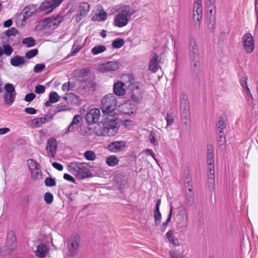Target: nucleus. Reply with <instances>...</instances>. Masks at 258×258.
<instances>
[{
  "instance_id": "28",
  "label": "nucleus",
  "mask_w": 258,
  "mask_h": 258,
  "mask_svg": "<svg viewBox=\"0 0 258 258\" xmlns=\"http://www.w3.org/2000/svg\"><path fill=\"white\" fill-rule=\"evenodd\" d=\"M183 176L184 178L185 186L186 187H191L192 185V179L190 171L188 169L184 170Z\"/></svg>"
},
{
  "instance_id": "37",
  "label": "nucleus",
  "mask_w": 258,
  "mask_h": 258,
  "mask_svg": "<svg viewBox=\"0 0 258 258\" xmlns=\"http://www.w3.org/2000/svg\"><path fill=\"white\" fill-rule=\"evenodd\" d=\"M189 188L188 189V191L186 192L187 194V201L188 204L191 206L192 205L195 201L194 195L192 192V187H189Z\"/></svg>"
},
{
  "instance_id": "45",
  "label": "nucleus",
  "mask_w": 258,
  "mask_h": 258,
  "mask_svg": "<svg viewBox=\"0 0 258 258\" xmlns=\"http://www.w3.org/2000/svg\"><path fill=\"white\" fill-rule=\"evenodd\" d=\"M194 11H198L199 12H203V8L202 6V1L196 0L194 5Z\"/></svg>"
},
{
  "instance_id": "12",
  "label": "nucleus",
  "mask_w": 258,
  "mask_h": 258,
  "mask_svg": "<svg viewBox=\"0 0 258 258\" xmlns=\"http://www.w3.org/2000/svg\"><path fill=\"white\" fill-rule=\"evenodd\" d=\"M100 116V111L99 109L93 108L91 109L86 115V121L89 124L97 123Z\"/></svg>"
},
{
  "instance_id": "24",
  "label": "nucleus",
  "mask_w": 258,
  "mask_h": 258,
  "mask_svg": "<svg viewBox=\"0 0 258 258\" xmlns=\"http://www.w3.org/2000/svg\"><path fill=\"white\" fill-rule=\"evenodd\" d=\"M60 99V96L55 92H52L49 94V100L45 103V106L49 107L51 106V103L57 102Z\"/></svg>"
},
{
  "instance_id": "46",
  "label": "nucleus",
  "mask_w": 258,
  "mask_h": 258,
  "mask_svg": "<svg viewBox=\"0 0 258 258\" xmlns=\"http://www.w3.org/2000/svg\"><path fill=\"white\" fill-rule=\"evenodd\" d=\"M45 185L46 186H53L56 185V181L54 178L51 177H47L44 181Z\"/></svg>"
},
{
  "instance_id": "48",
  "label": "nucleus",
  "mask_w": 258,
  "mask_h": 258,
  "mask_svg": "<svg viewBox=\"0 0 258 258\" xmlns=\"http://www.w3.org/2000/svg\"><path fill=\"white\" fill-rule=\"evenodd\" d=\"M38 53V50L37 49H34L27 51L25 55L27 58L30 59L37 55Z\"/></svg>"
},
{
  "instance_id": "32",
  "label": "nucleus",
  "mask_w": 258,
  "mask_h": 258,
  "mask_svg": "<svg viewBox=\"0 0 258 258\" xmlns=\"http://www.w3.org/2000/svg\"><path fill=\"white\" fill-rule=\"evenodd\" d=\"M16 94H9V95H4V99L6 104L8 106H10L13 103Z\"/></svg>"
},
{
  "instance_id": "16",
  "label": "nucleus",
  "mask_w": 258,
  "mask_h": 258,
  "mask_svg": "<svg viewBox=\"0 0 258 258\" xmlns=\"http://www.w3.org/2000/svg\"><path fill=\"white\" fill-rule=\"evenodd\" d=\"M207 160L208 165V170H214V159L213 154V147L211 145H208L207 151Z\"/></svg>"
},
{
  "instance_id": "29",
  "label": "nucleus",
  "mask_w": 258,
  "mask_h": 258,
  "mask_svg": "<svg viewBox=\"0 0 258 258\" xmlns=\"http://www.w3.org/2000/svg\"><path fill=\"white\" fill-rule=\"evenodd\" d=\"M106 50L105 46L103 45H97L91 49V52L94 55H97L104 52Z\"/></svg>"
},
{
  "instance_id": "52",
  "label": "nucleus",
  "mask_w": 258,
  "mask_h": 258,
  "mask_svg": "<svg viewBox=\"0 0 258 258\" xmlns=\"http://www.w3.org/2000/svg\"><path fill=\"white\" fill-rule=\"evenodd\" d=\"M17 33H18V31L17 29L14 27H12L6 31V35L8 37L10 36H15Z\"/></svg>"
},
{
  "instance_id": "19",
  "label": "nucleus",
  "mask_w": 258,
  "mask_h": 258,
  "mask_svg": "<svg viewBox=\"0 0 258 258\" xmlns=\"http://www.w3.org/2000/svg\"><path fill=\"white\" fill-rule=\"evenodd\" d=\"M127 86V83H124L118 81L113 85V92L117 96H122L125 93V89L123 88L124 85Z\"/></svg>"
},
{
  "instance_id": "35",
  "label": "nucleus",
  "mask_w": 258,
  "mask_h": 258,
  "mask_svg": "<svg viewBox=\"0 0 258 258\" xmlns=\"http://www.w3.org/2000/svg\"><path fill=\"white\" fill-rule=\"evenodd\" d=\"M5 92L4 95H9L16 94L15 87L13 85L10 83H7L4 87Z\"/></svg>"
},
{
  "instance_id": "50",
  "label": "nucleus",
  "mask_w": 258,
  "mask_h": 258,
  "mask_svg": "<svg viewBox=\"0 0 258 258\" xmlns=\"http://www.w3.org/2000/svg\"><path fill=\"white\" fill-rule=\"evenodd\" d=\"M45 68V65L43 63L36 64L34 68V72L35 73L41 72Z\"/></svg>"
},
{
  "instance_id": "14",
  "label": "nucleus",
  "mask_w": 258,
  "mask_h": 258,
  "mask_svg": "<svg viewBox=\"0 0 258 258\" xmlns=\"http://www.w3.org/2000/svg\"><path fill=\"white\" fill-rule=\"evenodd\" d=\"M125 146V142L116 141L108 144L107 149L111 152L116 153L123 150Z\"/></svg>"
},
{
  "instance_id": "25",
  "label": "nucleus",
  "mask_w": 258,
  "mask_h": 258,
  "mask_svg": "<svg viewBox=\"0 0 258 258\" xmlns=\"http://www.w3.org/2000/svg\"><path fill=\"white\" fill-rule=\"evenodd\" d=\"M180 110H190L189 104L187 99V97L185 94H182L180 96Z\"/></svg>"
},
{
  "instance_id": "11",
  "label": "nucleus",
  "mask_w": 258,
  "mask_h": 258,
  "mask_svg": "<svg viewBox=\"0 0 258 258\" xmlns=\"http://www.w3.org/2000/svg\"><path fill=\"white\" fill-rule=\"evenodd\" d=\"M90 5L86 2L81 3L79 7L78 12L74 16L76 23L80 22L83 18L85 17L90 10Z\"/></svg>"
},
{
  "instance_id": "7",
  "label": "nucleus",
  "mask_w": 258,
  "mask_h": 258,
  "mask_svg": "<svg viewBox=\"0 0 258 258\" xmlns=\"http://www.w3.org/2000/svg\"><path fill=\"white\" fill-rule=\"evenodd\" d=\"M80 241V237L78 235H73L71 237L68 242V248L72 256H74L78 253Z\"/></svg>"
},
{
  "instance_id": "57",
  "label": "nucleus",
  "mask_w": 258,
  "mask_h": 258,
  "mask_svg": "<svg viewBox=\"0 0 258 258\" xmlns=\"http://www.w3.org/2000/svg\"><path fill=\"white\" fill-rule=\"evenodd\" d=\"M181 115L184 119L189 120L190 117V110L181 111Z\"/></svg>"
},
{
  "instance_id": "44",
  "label": "nucleus",
  "mask_w": 258,
  "mask_h": 258,
  "mask_svg": "<svg viewBox=\"0 0 258 258\" xmlns=\"http://www.w3.org/2000/svg\"><path fill=\"white\" fill-rule=\"evenodd\" d=\"M156 134L155 131H152L149 136V140L151 143L154 145H157L158 144V142L156 140Z\"/></svg>"
},
{
  "instance_id": "64",
  "label": "nucleus",
  "mask_w": 258,
  "mask_h": 258,
  "mask_svg": "<svg viewBox=\"0 0 258 258\" xmlns=\"http://www.w3.org/2000/svg\"><path fill=\"white\" fill-rule=\"evenodd\" d=\"M52 166L55 169H57L59 171H62L63 170V166L57 162H53L52 163Z\"/></svg>"
},
{
  "instance_id": "4",
  "label": "nucleus",
  "mask_w": 258,
  "mask_h": 258,
  "mask_svg": "<svg viewBox=\"0 0 258 258\" xmlns=\"http://www.w3.org/2000/svg\"><path fill=\"white\" fill-rule=\"evenodd\" d=\"M189 59L193 69H199L200 67L199 49L195 39L190 36L188 40Z\"/></svg>"
},
{
  "instance_id": "22",
  "label": "nucleus",
  "mask_w": 258,
  "mask_h": 258,
  "mask_svg": "<svg viewBox=\"0 0 258 258\" xmlns=\"http://www.w3.org/2000/svg\"><path fill=\"white\" fill-rule=\"evenodd\" d=\"M208 187L210 191L215 188V170H208Z\"/></svg>"
},
{
  "instance_id": "42",
  "label": "nucleus",
  "mask_w": 258,
  "mask_h": 258,
  "mask_svg": "<svg viewBox=\"0 0 258 258\" xmlns=\"http://www.w3.org/2000/svg\"><path fill=\"white\" fill-rule=\"evenodd\" d=\"M124 41L122 39H118L113 41L112 45L114 48H119L124 45Z\"/></svg>"
},
{
  "instance_id": "38",
  "label": "nucleus",
  "mask_w": 258,
  "mask_h": 258,
  "mask_svg": "<svg viewBox=\"0 0 258 258\" xmlns=\"http://www.w3.org/2000/svg\"><path fill=\"white\" fill-rule=\"evenodd\" d=\"M165 119L167 121V126L172 125L174 121L173 113L172 111H169L166 114Z\"/></svg>"
},
{
  "instance_id": "49",
  "label": "nucleus",
  "mask_w": 258,
  "mask_h": 258,
  "mask_svg": "<svg viewBox=\"0 0 258 258\" xmlns=\"http://www.w3.org/2000/svg\"><path fill=\"white\" fill-rule=\"evenodd\" d=\"M172 210H173L172 207V206H170V210L169 214L168 215V218L167 219L166 221L165 222H164L162 224V229L163 231L165 230L166 226L168 225V224L171 220L172 215Z\"/></svg>"
},
{
  "instance_id": "61",
  "label": "nucleus",
  "mask_w": 258,
  "mask_h": 258,
  "mask_svg": "<svg viewBox=\"0 0 258 258\" xmlns=\"http://www.w3.org/2000/svg\"><path fill=\"white\" fill-rule=\"evenodd\" d=\"M81 119H82V117L80 115L77 114V115H75V116L74 117L73 120L72 121V125H73V124H75L76 125H78V124H79V122L80 121V120H81Z\"/></svg>"
},
{
  "instance_id": "62",
  "label": "nucleus",
  "mask_w": 258,
  "mask_h": 258,
  "mask_svg": "<svg viewBox=\"0 0 258 258\" xmlns=\"http://www.w3.org/2000/svg\"><path fill=\"white\" fill-rule=\"evenodd\" d=\"M25 112L28 114H34L36 112V110L32 107H27L25 109Z\"/></svg>"
},
{
  "instance_id": "13",
  "label": "nucleus",
  "mask_w": 258,
  "mask_h": 258,
  "mask_svg": "<svg viewBox=\"0 0 258 258\" xmlns=\"http://www.w3.org/2000/svg\"><path fill=\"white\" fill-rule=\"evenodd\" d=\"M119 68V64L117 61H107L102 64L99 68V70L102 73L114 71Z\"/></svg>"
},
{
  "instance_id": "31",
  "label": "nucleus",
  "mask_w": 258,
  "mask_h": 258,
  "mask_svg": "<svg viewBox=\"0 0 258 258\" xmlns=\"http://www.w3.org/2000/svg\"><path fill=\"white\" fill-rule=\"evenodd\" d=\"M45 122V119L43 117L35 118L32 120L31 124L33 127H38Z\"/></svg>"
},
{
  "instance_id": "47",
  "label": "nucleus",
  "mask_w": 258,
  "mask_h": 258,
  "mask_svg": "<svg viewBox=\"0 0 258 258\" xmlns=\"http://www.w3.org/2000/svg\"><path fill=\"white\" fill-rule=\"evenodd\" d=\"M44 200L48 204H51L53 201V196L50 192H46L44 196Z\"/></svg>"
},
{
  "instance_id": "54",
  "label": "nucleus",
  "mask_w": 258,
  "mask_h": 258,
  "mask_svg": "<svg viewBox=\"0 0 258 258\" xmlns=\"http://www.w3.org/2000/svg\"><path fill=\"white\" fill-rule=\"evenodd\" d=\"M78 127H79V125H76L75 124H73V125H72V122H71V124H70V125L68 126V127L66 130V131H65L64 133L66 134H68L70 132H75L78 128Z\"/></svg>"
},
{
  "instance_id": "26",
  "label": "nucleus",
  "mask_w": 258,
  "mask_h": 258,
  "mask_svg": "<svg viewBox=\"0 0 258 258\" xmlns=\"http://www.w3.org/2000/svg\"><path fill=\"white\" fill-rule=\"evenodd\" d=\"M10 63L12 66L14 67H18L20 65L26 63L24 60V57L19 55H16L11 58Z\"/></svg>"
},
{
  "instance_id": "53",
  "label": "nucleus",
  "mask_w": 258,
  "mask_h": 258,
  "mask_svg": "<svg viewBox=\"0 0 258 258\" xmlns=\"http://www.w3.org/2000/svg\"><path fill=\"white\" fill-rule=\"evenodd\" d=\"M45 91V86L41 85H37L35 87V92L36 94H42Z\"/></svg>"
},
{
  "instance_id": "36",
  "label": "nucleus",
  "mask_w": 258,
  "mask_h": 258,
  "mask_svg": "<svg viewBox=\"0 0 258 258\" xmlns=\"http://www.w3.org/2000/svg\"><path fill=\"white\" fill-rule=\"evenodd\" d=\"M27 164L30 171L37 169L40 167V165L35 160L32 159L27 160Z\"/></svg>"
},
{
  "instance_id": "51",
  "label": "nucleus",
  "mask_w": 258,
  "mask_h": 258,
  "mask_svg": "<svg viewBox=\"0 0 258 258\" xmlns=\"http://www.w3.org/2000/svg\"><path fill=\"white\" fill-rule=\"evenodd\" d=\"M4 48V53H5L8 56L10 55L13 52V49L12 47L8 44L4 45L3 46Z\"/></svg>"
},
{
  "instance_id": "41",
  "label": "nucleus",
  "mask_w": 258,
  "mask_h": 258,
  "mask_svg": "<svg viewBox=\"0 0 258 258\" xmlns=\"http://www.w3.org/2000/svg\"><path fill=\"white\" fill-rule=\"evenodd\" d=\"M226 124L223 117H221L217 123V126L219 130V134H222L223 131L226 127Z\"/></svg>"
},
{
  "instance_id": "1",
  "label": "nucleus",
  "mask_w": 258,
  "mask_h": 258,
  "mask_svg": "<svg viewBox=\"0 0 258 258\" xmlns=\"http://www.w3.org/2000/svg\"><path fill=\"white\" fill-rule=\"evenodd\" d=\"M115 115H109L105 119L102 126L99 128H95L96 135L99 136H113L117 132L118 126Z\"/></svg>"
},
{
  "instance_id": "55",
  "label": "nucleus",
  "mask_w": 258,
  "mask_h": 258,
  "mask_svg": "<svg viewBox=\"0 0 258 258\" xmlns=\"http://www.w3.org/2000/svg\"><path fill=\"white\" fill-rule=\"evenodd\" d=\"M186 223L184 222L177 223L176 228L177 230L179 231H182L185 230L186 228Z\"/></svg>"
},
{
  "instance_id": "30",
  "label": "nucleus",
  "mask_w": 258,
  "mask_h": 258,
  "mask_svg": "<svg viewBox=\"0 0 258 258\" xmlns=\"http://www.w3.org/2000/svg\"><path fill=\"white\" fill-rule=\"evenodd\" d=\"M106 163L109 166H115L118 164L119 160L115 156L111 155L107 158Z\"/></svg>"
},
{
  "instance_id": "23",
  "label": "nucleus",
  "mask_w": 258,
  "mask_h": 258,
  "mask_svg": "<svg viewBox=\"0 0 258 258\" xmlns=\"http://www.w3.org/2000/svg\"><path fill=\"white\" fill-rule=\"evenodd\" d=\"M7 247L10 250H14L17 247V241L15 235L12 232L11 234L8 236L7 240Z\"/></svg>"
},
{
  "instance_id": "33",
  "label": "nucleus",
  "mask_w": 258,
  "mask_h": 258,
  "mask_svg": "<svg viewBox=\"0 0 258 258\" xmlns=\"http://www.w3.org/2000/svg\"><path fill=\"white\" fill-rule=\"evenodd\" d=\"M31 178L34 180H38L42 178V174L40 169V167L31 171Z\"/></svg>"
},
{
  "instance_id": "39",
  "label": "nucleus",
  "mask_w": 258,
  "mask_h": 258,
  "mask_svg": "<svg viewBox=\"0 0 258 258\" xmlns=\"http://www.w3.org/2000/svg\"><path fill=\"white\" fill-rule=\"evenodd\" d=\"M84 155L88 160L93 161L96 159V154L92 151H87L84 153Z\"/></svg>"
},
{
  "instance_id": "15",
  "label": "nucleus",
  "mask_w": 258,
  "mask_h": 258,
  "mask_svg": "<svg viewBox=\"0 0 258 258\" xmlns=\"http://www.w3.org/2000/svg\"><path fill=\"white\" fill-rule=\"evenodd\" d=\"M57 150L56 141L53 138H50L47 142L46 147V150L49 156L54 157Z\"/></svg>"
},
{
  "instance_id": "10",
  "label": "nucleus",
  "mask_w": 258,
  "mask_h": 258,
  "mask_svg": "<svg viewBox=\"0 0 258 258\" xmlns=\"http://www.w3.org/2000/svg\"><path fill=\"white\" fill-rule=\"evenodd\" d=\"M131 91L132 100L135 103H140L142 100V92L139 84L137 83L128 85Z\"/></svg>"
},
{
  "instance_id": "17",
  "label": "nucleus",
  "mask_w": 258,
  "mask_h": 258,
  "mask_svg": "<svg viewBox=\"0 0 258 258\" xmlns=\"http://www.w3.org/2000/svg\"><path fill=\"white\" fill-rule=\"evenodd\" d=\"M37 6L36 5H30L24 8L22 12L20 14V16H23V21L26 20L30 17L36 11Z\"/></svg>"
},
{
  "instance_id": "40",
  "label": "nucleus",
  "mask_w": 258,
  "mask_h": 258,
  "mask_svg": "<svg viewBox=\"0 0 258 258\" xmlns=\"http://www.w3.org/2000/svg\"><path fill=\"white\" fill-rule=\"evenodd\" d=\"M202 18V14H193V20L195 22V27L196 28H199L200 26V22Z\"/></svg>"
},
{
  "instance_id": "27",
  "label": "nucleus",
  "mask_w": 258,
  "mask_h": 258,
  "mask_svg": "<svg viewBox=\"0 0 258 258\" xmlns=\"http://www.w3.org/2000/svg\"><path fill=\"white\" fill-rule=\"evenodd\" d=\"M123 112L126 114H134L135 111V107L130 103H125L122 105Z\"/></svg>"
},
{
  "instance_id": "3",
  "label": "nucleus",
  "mask_w": 258,
  "mask_h": 258,
  "mask_svg": "<svg viewBox=\"0 0 258 258\" xmlns=\"http://www.w3.org/2000/svg\"><path fill=\"white\" fill-rule=\"evenodd\" d=\"M69 171L79 179L92 177V173L88 170V164L85 162H74L68 166Z\"/></svg>"
},
{
  "instance_id": "43",
  "label": "nucleus",
  "mask_w": 258,
  "mask_h": 258,
  "mask_svg": "<svg viewBox=\"0 0 258 258\" xmlns=\"http://www.w3.org/2000/svg\"><path fill=\"white\" fill-rule=\"evenodd\" d=\"M243 81H241V85L243 88L246 91L247 94H249V96L253 99L252 96L251 94L250 93L249 89L247 85V78H242Z\"/></svg>"
},
{
  "instance_id": "20",
  "label": "nucleus",
  "mask_w": 258,
  "mask_h": 258,
  "mask_svg": "<svg viewBox=\"0 0 258 258\" xmlns=\"http://www.w3.org/2000/svg\"><path fill=\"white\" fill-rule=\"evenodd\" d=\"M159 68V63L158 61V55L155 53H152V58L150 59L149 64V70L152 73H156Z\"/></svg>"
},
{
  "instance_id": "5",
  "label": "nucleus",
  "mask_w": 258,
  "mask_h": 258,
  "mask_svg": "<svg viewBox=\"0 0 258 258\" xmlns=\"http://www.w3.org/2000/svg\"><path fill=\"white\" fill-rule=\"evenodd\" d=\"M116 99L112 94H108L101 100L100 108L104 114L112 113L116 108Z\"/></svg>"
},
{
  "instance_id": "56",
  "label": "nucleus",
  "mask_w": 258,
  "mask_h": 258,
  "mask_svg": "<svg viewBox=\"0 0 258 258\" xmlns=\"http://www.w3.org/2000/svg\"><path fill=\"white\" fill-rule=\"evenodd\" d=\"M70 110L69 107L66 105H58L56 107V112L65 111Z\"/></svg>"
},
{
  "instance_id": "34",
  "label": "nucleus",
  "mask_w": 258,
  "mask_h": 258,
  "mask_svg": "<svg viewBox=\"0 0 258 258\" xmlns=\"http://www.w3.org/2000/svg\"><path fill=\"white\" fill-rule=\"evenodd\" d=\"M22 43L27 47H31L35 45L36 41L33 37H29L24 38L22 40Z\"/></svg>"
},
{
  "instance_id": "21",
  "label": "nucleus",
  "mask_w": 258,
  "mask_h": 258,
  "mask_svg": "<svg viewBox=\"0 0 258 258\" xmlns=\"http://www.w3.org/2000/svg\"><path fill=\"white\" fill-rule=\"evenodd\" d=\"M161 203V199H158L157 201L155 206V209L154 212V217L155 218V224L156 225H158L161 223L162 215L159 210Z\"/></svg>"
},
{
  "instance_id": "63",
  "label": "nucleus",
  "mask_w": 258,
  "mask_h": 258,
  "mask_svg": "<svg viewBox=\"0 0 258 258\" xmlns=\"http://www.w3.org/2000/svg\"><path fill=\"white\" fill-rule=\"evenodd\" d=\"M168 241L172 244L177 246L179 244L178 239L175 238L174 236L168 239Z\"/></svg>"
},
{
  "instance_id": "59",
  "label": "nucleus",
  "mask_w": 258,
  "mask_h": 258,
  "mask_svg": "<svg viewBox=\"0 0 258 258\" xmlns=\"http://www.w3.org/2000/svg\"><path fill=\"white\" fill-rule=\"evenodd\" d=\"M96 18H99V20L104 21L107 19V14L105 12L96 14Z\"/></svg>"
},
{
  "instance_id": "18",
  "label": "nucleus",
  "mask_w": 258,
  "mask_h": 258,
  "mask_svg": "<svg viewBox=\"0 0 258 258\" xmlns=\"http://www.w3.org/2000/svg\"><path fill=\"white\" fill-rule=\"evenodd\" d=\"M49 251V246L46 244L41 243L37 246L35 253L39 258H43L47 255Z\"/></svg>"
},
{
  "instance_id": "6",
  "label": "nucleus",
  "mask_w": 258,
  "mask_h": 258,
  "mask_svg": "<svg viewBox=\"0 0 258 258\" xmlns=\"http://www.w3.org/2000/svg\"><path fill=\"white\" fill-rule=\"evenodd\" d=\"M62 1L63 0H45L40 5L39 11L48 14L58 7Z\"/></svg>"
},
{
  "instance_id": "2",
  "label": "nucleus",
  "mask_w": 258,
  "mask_h": 258,
  "mask_svg": "<svg viewBox=\"0 0 258 258\" xmlns=\"http://www.w3.org/2000/svg\"><path fill=\"white\" fill-rule=\"evenodd\" d=\"M135 11L129 6H123L118 9L114 20V25L120 28L126 26Z\"/></svg>"
},
{
  "instance_id": "9",
  "label": "nucleus",
  "mask_w": 258,
  "mask_h": 258,
  "mask_svg": "<svg viewBox=\"0 0 258 258\" xmlns=\"http://www.w3.org/2000/svg\"><path fill=\"white\" fill-rule=\"evenodd\" d=\"M242 42L244 50L248 53L252 52L254 48V40L250 33H247L243 36Z\"/></svg>"
},
{
  "instance_id": "58",
  "label": "nucleus",
  "mask_w": 258,
  "mask_h": 258,
  "mask_svg": "<svg viewBox=\"0 0 258 258\" xmlns=\"http://www.w3.org/2000/svg\"><path fill=\"white\" fill-rule=\"evenodd\" d=\"M36 97V95L33 93H30L26 94L25 96L24 100L26 102H31Z\"/></svg>"
},
{
  "instance_id": "60",
  "label": "nucleus",
  "mask_w": 258,
  "mask_h": 258,
  "mask_svg": "<svg viewBox=\"0 0 258 258\" xmlns=\"http://www.w3.org/2000/svg\"><path fill=\"white\" fill-rule=\"evenodd\" d=\"M218 142L220 146H223L225 143V138L224 134H220L218 137Z\"/></svg>"
},
{
  "instance_id": "8",
  "label": "nucleus",
  "mask_w": 258,
  "mask_h": 258,
  "mask_svg": "<svg viewBox=\"0 0 258 258\" xmlns=\"http://www.w3.org/2000/svg\"><path fill=\"white\" fill-rule=\"evenodd\" d=\"M63 20L62 16H52L46 18L42 22V25L51 29H55Z\"/></svg>"
}]
</instances>
